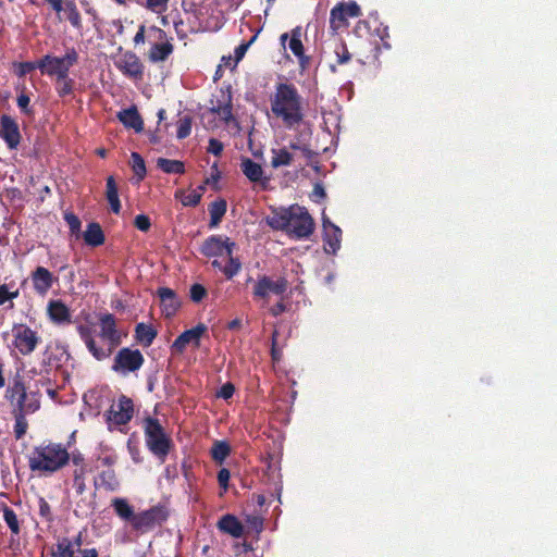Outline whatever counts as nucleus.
Listing matches in <instances>:
<instances>
[{
	"label": "nucleus",
	"mask_w": 557,
	"mask_h": 557,
	"mask_svg": "<svg viewBox=\"0 0 557 557\" xmlns=\"http://www.w3.org/2000/svg\"><path fill=\"white\" fill-rule=\"evenodd\" d=\"M267 223L272 230L283 231L297 240L309 238L315 227L314 220L308 210L298 205L272 210V214L267 218Z\"/></svg>",
	"instance_id": "nucleus-1"
},
{
	"label": "nucleus",
	"mask_w": 557,
	"mask_h": 557,
	"mask_svg": "<svg viewBox=\"0 0 557 557\" xmlns=\"http://www.w3.org/2000/svg\"><path fill=\"white\" fill-rule=\"evenodd\" d=\"M271 111L284 126L294 129L305 117L304 99L292 83H278L270 98Z\"/></svg>",
	"instance_id": "nucleus-2"
},
{
	"label": "nucleus",
	"mask_w": 557,
	"mask_h": 557,
	"mask_svg": "<svg viewBox=\"0 0 557 557\" xmlns=\"http://www.w3.org/2000/svg\"><path fill=\"white\" fill-rule=\"evenodd\" d=\"M71 454L61 443H42L35 446L28 456L30 471L40 474H52L69 465Z\"/></svg>",
	"instance_id": "nucleus-3"
},
{
	"label": "nucleus",
	"mask_w": 557,
	"mask_h": 557,
	"mask_svg": "<svg viewBox=\"0 0 557 557\" xmlns=\"http://www.w3.org/2000/svg\"><path fill=\"white\" fill-rule=\"evenodd\" d=\"M145 442L148 449L157 457L164 459L172 447V440L157 418L147 417L143 421Z\"/></svg>",
	"instance_id": "nucleus-4"
},
{
	"label": "nucleus",
	"mask_w": 557,
	"mask_h": 557,
	"mask_svg": "<svg viewBox=\"0 0 557 557\" xmlns=\"http://www.w3.org/2000/svg\"><path fill=\"white\" fill-rule=\"evenodd\" d=\"M78 61V53L75 48H67L63 57L44 55L38 60V69L42 75L66 78L70 69Z\"/></svg>",
	"instance_id": "nucleus-5"
},
{
	"label": "nucleus",
	"mask_w": 557,
	"mask_h": 557,
	"mask_svg": "<svg viewBox=\"0 0 557 557\" xmlns=\"http://www.w3.org/2000/svg\"><path fill=\"white\" fill-rule=\"evenodd\" d=\"M169 517V508L165 505L158 504L137 512L132 528L138 533H148L157 527H161Z\"/></svg>",
	"instance_id": "nucleus-6"
},
{
	"label": "nucleus",
	"mask_w": 557,
	"mask_h": 557,
	"mask_svg": "<svg viewBox=\"0 0 557 557\" xmlns=\"http://www.w3.org/2000/svg\"><path fill=\"white\" fill-rule=\"evenodd\" d=\"M12 336V345L22 356L33 354L41 342L38 333L25 323H14Z\"/></svg>",
	"instance_id": "nucleus-7"
},
{
	"label": "nucleus",
	"mask_w": 557,
	"mask_h": 557,
	"mask_svg": "<svg viewBox=\"0 0 557 557\" xmlns=\"http://www.w3.org/2000/svg\"><path fill=\"white\" fill-rule=\"evenodd\" d=\"M148 33L149 37L156 40L148 52L149 61L152 63L164 62L174 51L172 38H169L168 34L157 26H151Z\"/></svg>",
	"instance_id": "nucleus-8"
},
{
	"label": "nucleus",
	"mask_w": 557,
	"mask_h": 557,
	"mask_svg": "<svg viewBox=\"0 0 557 557\" xmlns=\"http://www.w3.org/2000/svg\"><path fill=\"white\" fill-rule=\"evenodd\" d=\"M144 362L145 358L140 350L124 347L115 355L112 370L116 373L126 375L129 372L139 370Z\"/></svg>",
	"instance_id": "nucleus-9"
},
{
	"label": "nucleus",
	"mask_w": 557,
	"mask_h": 557,
	"mask_svg": "<svg viewBox=\"0 0 557 557\" xmlns=\"http://www.w3.org/2000/svg\"><path fill=\"white\" fill-rule=\"evenodd\" d=\"M287 288L288 281L283 276L273 281L268 275H260L253 285L252 296L255 299L268 300L270 293L283 295Z\"/></svg>",
	"instance_id": "nucleus-10"
},
{
	"label": "nucleus",
	"mask_w": 557,
	"mask_h": 557,
	"mask_svg": "<svg viewBox=\"0 0 557 557\" xmlns=\"http://www.w3.org/2000/svg\"><path fill=\"white\" fill-rule=\"evenodd\" d=\"M236 243L223 235H210L200 246V253L207 258L226 256L228 250H234Z\"/></svg>",
	"instance_id": "nucleus-11"
},
{
	"label": "nucleus",
	"mask_w": 557,
	"mask_h": 557,
	"mask_svg": "<svg viewBox=\"0 0 557 557\" xmlns=\"http://www.w3.org/2000/svg\"><path fill=\"white\" fill-rule=\"evenodd\" d=\"M359 15H361V9L356 1L341 2L331 10L330 27L336 32L347 26L348 17H358Z\"/></svg>",
	"instance_id": "nucleus-12"
},
{
	"label": "nucleus",
	"mask_w": 557,
	"mask_h": 557,
	"mask_svg": "<svg viewBox=\"0 0 557 557\" xmlns=\"http://www.w3.org/2000/svg\"><path fill=\"white\" fill-rule=\"evenodd\" d=\"M134 416V403L126 395H121L108 411V421L114 425L127 424Z\"/></svg>",
	"instance_id": "nucleus-13"
},
{
	"label": "nucleus",
	"mask_w": 557,
	"mask_h": 557,
	"mask_svg": "<svg viewBox=\"0 0 557 557\" xmlns=\"http://www.w3.org/2000/svg\"><path fill=\"white\" fill-rule=\"evenodd\" d=\"M210 111L218 115L219 119L226 125L237 123L233 115V103L231 91L220 90L219 96L211 100Z\"/></svg>",
	"instance_id": "nucleus-14"
},
{
	"label": "nucleus",
	"mask_w": 557,
	"mask_h": 557,
	"mask_svg": "<svg viewBox=\"0 0 557 557\" xmlns=\"http://www.w3.org/2000/svg\"><path fill=\"white\" fill-rule=\"evenodd\" d=\"M206 332L207 326L203 323H198L196 326L180 334L173 342L171 350L174 354H183L189 344L198 348L200 346V338Z\"/></svg>",
	"instance_id": "nucleus-15"
},
{
	"label": "nucleus",
	"mask_w": 557,
	"mask_h": 557,
	"mask_svg": "<svg viewBox=\"0 0 557 557\" xmlns=\"http://www.w3.org/2000/svg\"><path fill=\"white\" fill-rule=\"evenodd\" d=\"M79 337L85 343L88 351L92 355V357L98 360H104L111 356L113 348L109 345L107 347L98 346L94 338V330L85 324H79L76 327Z\"/></svg>",
	"instance_id": "nucleus-16"
},
{
	"label": "nucleus",
	"mask_w": 557,
	"mask_h": 557,
	"mask_svg": "<svg viewBox=\"0 0 557 557\" xmlns=\"http://www.w3.org/2000/svg\"><path fill=\"white\" fill-rule=\"evenodd\" d=\"M115 66L127 77L136 81L143 79L144 64L132 51L123 53L115 62Z\"/></svg>",
	"instance_id": "nucleus-17"
},
{
	"label": "nucleus",
	"mask_w": 557,
	"mask_h": 557,
	"mask_svg": "<svg viewBox=\"0 0 557 557\" xmlns=\"http://www.w3.org/2000/svg\"><path fill=\"white\" fill-rule=\"evenodd\" d=\"M30 281L34 292L37 295L45 297L58 281V277H55L47 268L39 265L30 273Z\"/></svg>",
	"instance_id": "nucleus-18"
},
{
	"label": "nucleus",
	"mask_w": 557,
	"mask_h": 557,
	"mask_svg": "<svg viewBox=\"0 0 557 557\" xmlns=\"http://www.w3.org/2000/svg\"><path fill=\"white\" fill-rule=\"evenodd\" d=\"M322 227L324 250L326 253L335 255L341 248L342 230L325 215L322 218Z\"/></svg>",
	"instance_id": "nucleus-19"
},
{
	"label": "nucleus",
	"mask_w": 557,
	"mask_h": 557,
	"mask_svg": "<svg viewBox=\"0 0 557 557\" xmlns=\"http://www.w3.org/2000/svg\"><path fill=\"white\" fill-rule=\"evenodd\" d=\"M0 137L4 140L8 148L16 149L21 143V133L16 121L7 114L0 117Z\"/></svg>",
	"instance_id": "nucleus-20"
},
{
	"label": "nucleus",
	"mask_w": 557,
	"mask_h": 557,
	"mask_svg": "<svg viewBox=\"0 0 557 557\" xmlns=\"http://www.w3.org/2000/svg\"><path fill=\"white\" fill-rule=\"evenodd\" d=\"M100 333L99 336L108 342L111 348H115L121 343V335L116 329V321L112 313H106L99 319Z\"/></svg>",
	"instance_id": "nucleus-21"
},
{
	"label": "nucleus",
	"mask_w": 557,
	"mask_h": 557,
	"mask_svg": "<svg viewBox=\"0 0 557 557\" xmlns=\"http://www.w3.org/2000/svg\"><path fill=\"white\" fill-rule=\"evenodd\" d=\"M157 295L160 299L161 312L165 318H172L181 307V300L176 293L170 287H159Z\"/></svg>",
	"instance_id": "nucleus-22"
},
{
	"label": "nucleus",
	"mask_w": 557,
	"mask_h": 557,
	"mask_svg": "<svg viewBox=\"0 0 557 557\" xmlns=\"http://www.w3.org/2000/svg\"><path fill=\"white\" fill-rule=\"evenodd\" d=\"M47 315L49 320L57 325H67L72 323L71 310L60 299H52L48 302Z\"/></svg>",
	"instance_id": "nucleus-23"
},
{
	"label": "nucleus",
	"mask_w": 557,
	"mask_h": 557,
	"mask_svg": "<svg viewBox=\"0 0 557 557\" xmlns=\"http://www.w3.org/2000/svg\"><path fill=\"white\" fill-rule=\"evenodd\" d=\"M240 170L251 183L260 184L263 188H267L270 177L264 176L263 169L259 163L249 158H244L240 163Z\"/></svg>",
	"instance_id": "nucleus-24"
},
{
	"label": "nucleus",
	"mask_w": 557,
	"mask_h": 557,
	"mask_svg": "<svg viewBox=\"0 0 557 557\" xmlns=\"http://www.w3.org/2000/svg\"><path fill=\"white\" fill-rule=\"evenodd\" d=\"M225 257L227 258L225 265H223L220 260L214 259L211 261V267L221 271L227 280H232L240 272L243 263L239 257L234 256V250H228Z\"/></svg>",
	"instance_id": "nucleus-25"
},
{
	"label": "nucleus",
	"mask_w": 557,
	"mask_h": 557,
	"mask_svg": "<svg viewBox=\"0 0 557 557\" xmlns=\"http://www.w3.org/2000/svg\"><path fill=\"white\" fill-rule=\"evenodd\" d=\"M12 413H34L40 408V400L38 393L25 391L24 397H17L12 404Z\"/></svg>",
	"instance_id": "nucleus-26"
},
{
	"label": "nucleus",
	"mask_w": 557,
	"mask_h": 557,
	"mask_svg": "<svg viewBox=\"0 0 557 557\" xmlns=\"http://www.w3.org/2000/svg\"><path fill=\"white\" fill-rule=\"evenodd\" d=\"M216 525L221 532L233 537L238 539L244 535V525L234 515L226 513L222 516Z\"/></svg>",
	"instance_id": "nucleus-27"
},
{
	"label": "nucleus",
	"mask_w": 557,
	"mask_h": 557,
	"mask_svg": "<svg viewBox=\"0 0 557 557\" xmlns=\"http://www.w3.org/2000/svg\"><path fill=\"white\" fill-rule=\"evenodd\" d=\"M117 119L125 127L133 128L136 133H140L144 129V121L136 107L117 112Z\"/></svg>",
	"instance_id": "nucleus-28"
},
{
	"label": "nucleus",
	"mask_w": 557,
	"mask_h": 557,
	"mask_svg": "<svg viewBox=\"0 0 557 557\" xmlns=\"http://www.w3.org/2000/svg\"><path fill=\"white\" fill-rule=\"evenodd\" d=\"M62 20H66L77 32H83V20L76 3L73 0H66L61 13Z\"/></svg>",
	"instance_id": "nucleus-29"
},
{
	"label": "nucleus",
	"mask_w": 557,
	"mask_h": 557,
	"mask_svg": "<svg viewBox=\"0 0 557 557\" xmlns=\"http://www.w3.org/2000/svg\"><path fill=\"white\" fill-rule=\"evenodd\" d=\"M158 335L157 330L151 324L140 322L135 326L134 337L143 347H149Z\"/></svg>",
	"instance_id": "nucleus-30"
},
{
	"label": "nucleus",
	"mask_w": 557,
	"mask_h": 557,
	"mask_svg": "<svg viewBox=\"0 0 557 557\" xmlns=\"http://www.w3.org/2000/svg\"><path fill=\"white\" fill-rule=\"evenodd\" d=\"M83 238L86 245L90 247H99L104 244V233L97 222H90L87 224V228L83 234Z\"/></svg>",
	"instance_id": "nucleus-31"
},
{
	"label": "nucleus",
	"mask_w": 557,
	"mask_h": 557,
	"mask_svg": "<svg viewBox=\"0 0 557 557\" xmlns=\"http://www.w3.org/2000/svg\"><path fill=\"white\" fill-rule=\"evenodd\" d=\"M208 210H209V214H210L209 227L214 228L221 223L223 216L226 213V210H227L226 200L223 198H219L218 200H215L209 205Z\"/></svg>",
	"instance_id": "nucleus-32"
},
{
	"label": "nucleus",
	"mask_w": 557,
	"mask_h": 557,
	"mask_svg": "<svg viewBox=\"0 0 557 557\" xmlns=\"http://www.w3.org/2000/svg\"><path fill=\"white\" fill-rule=\"evenodd\" d=\"M112 507L115 513L124 521H127L133 527L136 512L133 507L128 504V502L124 498H114L112 500Z\"/></svg>",
	"instance_id": "nucleus-33"
},
{
	"label": "nucleus",
	"mask_w": 557,
	"mask_h": 557,
	"mask_svg": "<svg viewBox=\"0 0 557 557\" xmlns=\"http://www.w3.org/2000/svg\"><path fill=\"white\" fill-rule=\"evenodd\" d=\"M106 197H107V200L111 207V210L115 213V214H119L120 211H121V201H120V198H119V190H117V186H116V183H115V180L113 176H109L107 178V185H106Z\"/></svg>",
	"instance_id": "nucleus-34"
},
{
	"label": "nucleus",
	"mask_w": 557,
	"mask_h": 557,
	"mask_svg": "<svg viewBox=\"0 0 557 557\" xmlns=\"http://www.w3.org/2000/svg\"><path fill=\"white\" fill-rule=\"evenodd\" d=\"M203 190L205 186H199L197 189H193L188 193L178 191L176 193V198H180L182 205L185 207H196L201 200Z\"/></svg>",
	"instance_id": "nucleus-35"
},
{
	"label": "nucleus",
	"mask_w": 557,
	"mask_h": 557,
	"mask_svg": "<svg viewBox=\"0 0 557 557\" xmlns=\"http://www.w3.org/2000/svg\"><path fill=\"white\" fill-rule=\"evenodd\" d=\"M293 162V154L287 148L272 149L271 166L274 169L288 166Z\"/></svg>",
	"instance_id": "nucleus-36"
},
{
	"label": "nucleus",
	"mask_w": 557,
	"mask_h": 557,
	"mask_svg": "<svg viewBox=\"0 0 557 557\" xmlns=\"http://www.w3.org/2000/svg\"><path fill=\"white\" fill-rule=\"evenodd\" d=\"M51 557H75V549L69 537H62L51 549Z\"/></svg>",
	"instance_id": "nucleus-37"
},
{
	"label": "nucleus",
	"mask_w": 557,
	"mask_h": 557,
	"mask_svg": "<svg viewBox=\"0 0 557 557\" xmlns=\"http://www.w3.org/2000/svg\"><path fill=\"white\" fill-rule=\"evenodd\" d=\"M157 165L160 170L168 174H183L185 172L184 163L178 160L159 158Z\"/></svg>",
	"instance_id": "nucleus-38"
},
{
	"label": "nucleus",
	"mask_w": 557,
	"mask_h": 557,
	"mask_svg": "<svg viewBox=\"0 0 557 557\" xmlns=\"http://www.w3.org/2000/svg\"><path fill=\"white\" fill-rule=\"evenodd\" d=\"M87 473V466L82 465L73 471V487L77 495H83L86 491L85 475Z\"/></svg>",
	"instance_id": "nucleus-39"
},
{
	"label": "nucleus",
	"mask_w": 557,
	"mask_h": 557,
	"mask_svg": "<svg viewBox=\"0 0 557 557\" xmlns=\"http://www.w3.org/2000/svg\"><path fill=\"white\" fill-rule=\"evenodd\" d=\"M26 391V386L21 379H15L11 385L8 386L5 391V398L12 404L17 399V397H24Z\"/></svg>",
	"instance_id": "nucleus-40"
},
{
	"label": "nucleus",
	"mask_w": 557,
	"mask_h": 557,
	"mask_svg": "<svg viewBox=\"0 0 557 557\" xmlns=\"http://www.w3.org/2000/svg\"><path fill=\"white\" fill-rule=\"evenodd\" d=\"M288 48L295 57H301L305 52V48L301 41V29L296 27L292 30Z\"/></svg>",
	"instance_id": "nucleus-41"
},
{
	"label": "nucleus",
	"mask_w": 557,
	"mask_h": 557,
	"mask_svg": "<svg viewBox=\"0 0 557 557\" xmlns=\"http://www.w3.org/2000/svg\"><path fill=\"white\" fill-rule=\"evenodd\" d=\"M231 447L226 442L216 441L211 448V457L216 462H223L230 455Z\"/></svg>",
	"instance_id": "nucleus-42"
},
{
	"label": "nucleus",
	"mask_w": 557,
	"mask_h": 557,
	"mask_svg": "<svg viewBox=\"0 0 557 557\" xmlns=\"http://www.w3.org/2000/svg\"><path fill=\"white\" fill-rule=\"evenodd\" d=\"M2 511H3V519L7 523V525L9 527V529L11 530V532L15 535H18L21 528H20V522H18L15 511L7 505L3 506Z\"/></svg>",
	"instance_id": "nucleus-43"
},
{
	"label": "nucleus",
	"mask_w": 557,
	"mask_h": 557,
	"mask_svg": "<svg viewBox=\"0 0 557 557\" xmlns=\"http://www.w3.org/2000/svg\"><path fill=\"white\" fill-rule=\"evenodd\" d=\"M131 165L134 174L137 176L138 181L144 180L146 176L147 170L145 160L138 152H132L131 154Z\"/></svg>",
	"instance_id": "nucleus-44"
},
{
	"label": "nucleus",
	"mask_w": 557,
	"mask_h": 557,
	"mask_svg": "<svg viewBox=\"0 0 557 557\" xmlns=\"http://www.w3.org/2000/svg\"><path fill=\"white\" fill-rule=\"evenodd\" d=\"M14 417V435L16 440H21L26 434L28 422L26 416L29 413H12Z\"/></svg>",
	"instance_id": "nucleus-45"
},
{
	"label": "nucleus",
	"mask_w": 557,
	"mask_h": 557,
	"mask_svg": "<svg viewBox=\"0 0 557 557\" xmlns=\"http://www.w3.org/2000/svg\"><path fill=\"white\" fill-rule=\"evenodd\" d=\"M334 53L338 65L347 64L351 60V53L342 40L335 44Z\"/></svg>",
	"instance_id": "nucleus-46"
},
{
	"label": "nucleus",
	"mask_w": 557,
	"mask_h": 557,
	"mask_svg": "<svg viewBox=\"0 0 557 557\" xmlns=\"http://www.w3.org/2000/svg\"><path fill=\"white\" fill-rule=\"evenodd\" d=\"M100 485L109 491H114L119 485L114 470H104L99 474Z\"/></svg>",
	"instance_id": "nucleus-47"
},
{
	"label": "nucleus",
	"mask_w": 557,
	"mask_h": 557,
	"mask_svg": "<svg viewBox=\"0 0 557 557\" xmlns=\"http://www.w3.org/2000/svg\"><path fill=\"white\" fill-rule=\"evenodd\" d=\"M74 81L66 75V78H55V90L60 97L69 96L73 92Z\"/></svg>",
	"instance_id": "nucleus-48"
},
{
	"label": "nucleus",
	"mask_w": 557,
	"mask_h": 557,
	"mask_svg": "<svg viewBox=\"0 0 557 557\" xmlns=\"http://www.w3.org/2000/svg\"><path fill=\"white\" fill-rule=\"evenodd\" d=\"M191 123H193V120L189 115H185L178 120L177 133H176V136L178 139H184L190 135Z\"/></svg>",
	"instance_id": "nucleus-49"
},
{
	"label": "nucleus",
	"mask_w": 557,
	"mask_h": 557,
	"mask_svg": "<svg viewBox=\"0 0 557 557\" xmlns=\"http://www.w3.org/2000/svg\"><path fill=\"white\" fill-rule=\"evenodd\" d=\"M64 221L69 225L71 234L78 237V235L81 233V226H82L79 218L73 212H65Z\"/></svg>",
	"instance_id": "nucleus-50"
},
{
	"label": "nucleus",
	"mask_w": 557,
	"mask_h": 557,
	"mask_svg": "<svg viewBox=\"0 0 557 557\" xmlns=\"http://www.w3.org/2000/svg\"><path fill=\"white\" fill-rule=\"evenodd\" d=\"M189 295L194 302H200L207 296V289L203 285L195 283L190 286Z\"/></svg>",
	"instance_id": "nucleus-51"
},
{
	"label": "nucleus",
	"mask_w": 557,
	"mask_h": 557,
	"mask_svg": "<svg viewBox=\"0 0 557 557\" xmlns=\"http://www.w3.org/2000/svg\"><path fill=\"white\" fill-rule=\"evenodd\" d=\"M38 507H39V516L45 519L47 522H50L53 520V515L51 507L49 503L44 498L40 497L38 500Z\"/></svg>",
	"instance_id": "nucleus-52"
},
{
	"label": "nucleus",
	"mask_w": 557,
	"mask_h": 557,
	"mask_svg": "<svg viewBox=\"0 0 557 557\" xmlns=\"http://www.w3.org/2000/svg\"><path fill=\"white\" fill-rule=\"evenodd\" d=\"M169 0H145V7L154 13H162L168 8Z\"/></svg>",
	"instance_id": "nucleus-53"
},
{
	"label": "nucleus",
	"mask_w": 557,
	"mask_h": 557,
	"mask_svg": "<svg viewBox=\"0 0 557 557\" xmlns=\"http://www.w3.org/2000/svg\"><path fill=\"white\" fill-rule=\"evenodd\" d=\"M35 69H38V61L36 62H20L16 64V75L20 77L25 76Z\"/></svg>",
	"instance_id": "nucleus-54"
},
{
	"label": "nucleus",
	"mask_w": 557,
	"mask_h": 557,
	"mask_svg": "<svg viewBox=\"0 0 557 557\" xmlns=\"http://www.w3.org/2000/svg\"><path fill=\"white\" fill-rule=\"evenodd\" d=\"M20 295L18 289L10 292L7 284L0 285V306L4 305L8 300L17 298Z\"/></svg>",
	"instance_id": "nucleus-55"
},
{
	"label": "nucleus",
	"mask_w": 557,
	"mask_h": 557,
	"mask_svg": "<svg viewBox=\"0 0 557 557\" xmlns=\"http://www.w3.org/2000/svg\"><path fill=\"white\" fill-rule=\"evenodd\" d=\"M134 225L141 232H148L151 227L150 218L146 214H138L135 216Z\"/></svg>",
	"instance_id": "nucleus-56"
},
{
	"label": "nucleus",
	"mask_w": 557,
	"mask_h": 557,
	"mask_svg": "<svg viewBox=\"0 0 557 557\" xmlns=\"http://www.w3.org/2000/svg\"><path fill=\"white\" fill-rule=\"evenodd\" d=\"M16 102H17V107L20 108V110L27 114V115H30L33 113V110L30 109L29 107V103H30V98L28 95H26L25 92H22L17 99H16Z\"/></svg>",
	"instance_id": "nucleus-57"
},
{
	"label": "nucleus",
	"mask_w": 557,
	"mask_h": 557,
	"mask_svg": "<svg viewBox=\"0 0 557 557\" xmlns=\"http://www.w3.org/2000/svg\"><path fill=\"white\" fill-rule=\"evenodd\" d=\"M257 38V35L252 36L251 39L247 42H243L240 44L239 46H237L234 50V58H235V61L238 62L240 61L246 51L248 50L249 46L256 40Z\"/></svg>",
	"instance_id": "nucleus-58"
},
{
	"label": "nucleus",
	"mask_w": 557,
	"mask_h": 557,
	"mask_svg": "<svg viewBox=\"0 0 557 557\" xmlns=\"http://www.w3.org/2000/svg\"><path fill=\"white\" fill-rule=\"evenodd\" d=\"M234 393H235L234 384H232L231 382H227L221 386V388L216 393V396L227 400L233 397Z\"/></svg>",
	"instance_id": "nucleus-59"
},
{
	"label": "nucleus",
	"mask_w": 557,
	"mask_h": 557,
	"mask_svg": "<svg viewBox=\"0 0 557 557\" xmlns=\"http://www.w3.org/2000/svg\"><path fill=\"white\" fill-rule=\"evenodd\" d=\"M223 148H224V145L222 141H220L216 138H210L207 151L209 153H212V154L219 157V156H221Z\"/></svg>",
	"instance_id": "nucleus-60"
},
{
	"label": "nucleus",
	"mask_w": 557,
	"mask_h": 557,
	"mask_svg": "<svg viewBox=\"0 0 557 557\" xmlns=\"http://www.w3.org/2000/svg\"><path fill=\"white\" fill-rule=\"evenodd\" d=\"M230 478H231V473H230V470L226 469V468H222L219 472H218V482L220 484V486L226 491L227 487H228V481H230Z\"/></svg>",
	"instance_id": "nucleus-61"
},
{
	"label": "nucleus",
	"mask_w": 557,
	"mask_h": 557,
	"mask_svg": "<svg viewBox=\"0 0 557 557\" xmlns=\"http://www.w3.org/2000/svg\"><path fill=\"white\" fill-rule=\"evenodd\" d=\"M248 524L257 532H261L263 528V520L258 516H250L247 519Z\"/></svg>",
	"instance_id": "nucleus-62"
},
{
	"label": "nucleus",
	"mask_w": 557,
	"mask_h": 557,
	"mask_svg": "<svg viewBox=\"0 0 557 557\" xmlns=\"http://www.w3.org/2000/svg\"><path fill=\"white\" fill-rule=\"evenodd\" d=\"M46 1L51 7V9L58 14L60 21H62L61 13H62L65 1L64 0H46Z\"/></svg>",
	"instance_id": "nucleus-63"
},
{
	"label": "nucleus",
	"mask_w": 557,
	"mask_h": 557,
	"mask_svg": "<svg viewBox=\"0 0 557 557\" xmlns=\"http://www.w3.org/2000/svg\"><path fill=\"white\" fill-rule=\"evenodd\" d=\"M287 310V306L283 301H278L271 307L270 312L273 317H277Z\"/></svg>",
	"instance_id": "nucleus-64"
}]
</instances>
